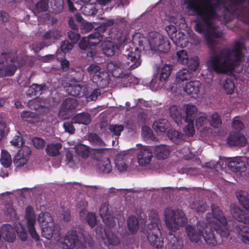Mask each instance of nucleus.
I'll use <instances>...</instances> for the list:
<instances>
[{
	"label": "nucleus",
	"mask_w": 249,
	"mask_h": 249,
	"mask_svg": "<svg viewBox=\"0 0 249 249\" xmlns=\"http://www.w3.org/2000/svg\"><path fill=\"white\" fill-rule=\"evenodd\" d=\"M246 51L243 43L235 41L231 49H222L218 53L213 51L206 62L207 67L210 71L217 73L231 72L243 60Z\"/></svg>",
	"instance_id": "obj_1"
},
{
	"label": "nucleus",
	"mask_w": 249,
	"mask_h": 249,
	"mask_svg": "<svg viewBox=\"0 0 249 249\" xmlns=\"http://www.w3.org/2000/svg\"><path fill=\"white\" fill-rule=\"evenodd\" d=\"M205 7L202 9L199 8V0H184V4L187 8L195 13L198 20L195 22L194 29L199 34H203L206 29L207 31L214 28L213 19L218 17L216 8L217 3L212 4L210 0H203Z\"/></svg>",
	"instance_id": "obj_2"
},
{
	"label": "nucleus",
	"mask_w": 249,
	"mask_h": 249,
	"mask_svg": "<svg viewBox=\"0 0 249 249\" xmlns=\"http://www.w3.org/2000/svg\"><path fill=\"white\" fill-rule=\"evenodd\" d=\"M132 43L138 45L141 50L151 51L157 53L160 57L167 54L170 50V43L166 37L157 32L149 33L146 37L139 33L132 36Z\"/></svg>",
	"instance_id": "obj_3"
},
{
	"label": "nucleus",
	"mask_w": 249,
	"mask_h": 249,
	"mask_svg": "<svg viewBox=\"0 0 249 249\" xmlns=\"http://www.w3.org/2000/svg\"><path fill=\"white\" fill-rule=\"evenodd\" d=\"M92 240L88 232L82 229L68 231L61 242L63 249H73L76 248L83 249L87 245L91 246Z\"/></svg>",
	"instance_id": "obj_4"
},
{
	"label": "nucleus",
	"mask_w": 249,
	"mask_h": 249,
	"mask_svg": "<svg viewBox=\"0 0 249 249\" xmlns=\"http://www.w3.org/2000/svg\"><path fill=\"white\" fill-rule=\"evenodd\" d=\"M213 220H211V214L207 213L206 219L207 224L213 227V229L222 237H228L230 232L227 219L224 216L222 211L219 207L214 204L211 205Z\"/></svg>",
	"instance_id": "obj_5"
},
{
	"label": "nucleus",
	"mask_w": 249,
	"mask_h": 249,
	"mask_svg": "<svg viewBox=\"0 0 249 249\" xmlns=\"http://www.w3.org/2000/svg\"><path fill=\"white\" fill-rule=\"evenodd\" d=\"M164 215L166 227L172 232L178 230L179 227L183 226L187 222L184 213L180 210L174 211L167 208L164 210Z\"/></svg>",
	"instance_id": "obj_6"
},
{
	"label": "nucleus",
	"mask_w": 249,
	"mask_h": 249,
	"mask_svg": "<svg viewBox=\"0 0 249 249\" xmlns=\"http://www.w3.org/2000/svg\"><path fill=\"white\" fill-rule=\"evenodd\" d=\"M236 197L240 204L247 211L239 208L232 210L231 213L233 217L239 222L244 224H249V194L243 191L236 193Z\"/></svg>",
	"instance_id": "obj_7"
},
{
	"label": "nucleus",
	"mask_w": 249,
	"mask_h": 249,
	"mask_svg": "<svg viewBox=\"0 0 249 249\" xmlns=\"http://www.w3.org/2000/svg\"><path fill=\"white\" fill-rule=\"evenodd\" d=\"M38 221L41 224L42 236L47 239H51L53 234L54 224L50 213H40L38 217Z\"/></svg>",
	"instance_id": "obj_8"
},
{
	"label": "nucleus",
	"mask_w": 249,
	"mask_h": 249,
	"mask_svg": "<svg viewBox=\"0 0 249 249\" xmlns=\"http://www.w3.org/2000/svg\"><path fill=\"white\" fill-rule=\"evenodd\" d=\"M1 55L5 58V62L1 77L13 76L17 70V67L14 64L17 60L16 52L2 53Z\"/></svg>",
	"instance_id": "obj_9"
},
{
	"label": "nucleus",
	"mask_w": 249,
	"mask_h": 249,
	"mask_svg": "<svg viewBox=\"0 0 249 249\" xmlns=\"http://www.w3.org/2000/svg\"><path fill=\"white\" fill-rule=\"evenodd\" d=\"M132 44L135 47V51H133V48H131L132 51H130L126 56L127 58L126 62H123L127 67L126 69L130 70L138 68L142 63V60L141 59V51L142 50L138 45L136 46L133 43Z\"/></svg>",
	"instance_id": "obj_10"
},
{
	"label": "nucleus",
	"mask_w": 249,
	"mask_h": 249,
	"mask_svg": "<svg viewBox=\"0 0 249 249\" xmlns=\"http://www.w3.org/2000/svg\"><path fill=\"white\" fill-rule=\"evenodd\" d=\"M196 226L198 232H196L195 228L191 225H188L186 227L187 236L192 242L195 243H198L203 237L206 223L203 221H199Z\"/></svg>",
	"instance_id": "obj_11"
},
{
	"label": "nucleus",
	"mask_w": 249,
	"mask_h": 249,
	"mask_svg": "<svg viewBox=\"0 0 249 249\" xmlns=\"http://www.w3.org/2000/svg\"><path fill=\"white\" fill-rule=\"evenodd\" d=\"M127 67L123 63L117 61H110L107 63V68L108 71L111 72L114 77L119 78H127L130 75V72H124L123 70L126 69Z\"/></svg>",
	"instance_id": "obj_12"
},
{
	"label": "nucleus",
	"mask_w": 249,
	"mask_h": 249,
	"mask_svg": "<svg viewBox=\"0 0 249 249\" xmlns=\"http://www.w3.org/2000/svg\"><path fill=\"white\" fill-rule=\"evenodd\" d=\"M128 39L126 36L121 37L118 42L115 43L111 41H105L103 45V51L107 56H112L115 54L116 49H120L127 42Z\"/></svg>",
	"instance_id": "obj_13"
},
{
	"label": "nucleus",
	"mask_w": 249,
	"mask_h": 249,
	"mask_svg": "<svg viewBox=\"0 0 249 249\" xmlns=\"http://www.w3.org/2000/svg\"><path fill=\"white\" fill-rule=\"evenodd\" d=\"M26 217L29 234L32 238L36 241H38L39 240V236L36 232L35 228V224L36 222L35 211L31 206H28L26 208Z\"/></svg>",
	"instance_id": "obj_14"
},
{
	"label": "nucleus",
	"mask_w": 249,
	"mask_h": 249,
	"mask_svg": "<svg viewBox=\"0 0 249 249\" xmlns=\"http://www.w3.org/2000/svg\"><path fill=\"white\" fill-rule=\"evenodd\" d=\"M147 233V239L151 246L158 249L163 246V239L161 237L160 228H149Z\"/></svg>",
	"instance_id": "obj_15"
},
{
	"label": "nucleus",
	"mask_w": 249,
	"mask_h": 249,
	"mask_svg": "<svg viewBox=\"0 0 249 249\" xmlns=\"http://www.w3.org/2000/svg\"><path fill=\"white\" fill-rule=\"evenodd\" d=\"M99 213L103 222L107 227H114L116 225L115 217L113 213L109 210V205L103 203L101 205Z\"/></svg>",
	"instance_id": "obj_16"
},
{
	"label": "nucleus",
	"mask_w": 249,
	"mask_h": 249,
	"mask_svg": "<svg viewBox=\"0 0 249 249\" xmlns=\"http://www.w3.org/2000/svg\"><path fill=\"white\" fill-rule=\"evenodd\" d=\"M153 157L152 150L147 146H141L137 155L138 161L140 165L146 166L149 164Z\"/></svg>",
	"instance_id": "obj_17"
},
{
	"label": "nucleus",
	"mask_w": 249,
	"mask_h": 249,
	"mask_svg": "<svg viewBox=\"0 0 249 249\" xmlns=\"http://www.w3.org/2000/svg\"><path fill=\"white\" fill-rule=\"evenodd\" d=\"M247 141V139L241 132H231L227 138V143L230 146H243Z\"/></svg>",
	"instance_id": "obj_18"
},
{
	"label": "nucleus",
	"mask_w": 249,
	"mask_h": 249,
	"mask_svg": "<svg viewBox=\"0 0 249 249\" xmlns=\"http://www.w3.org/2000/svg\"><path fill=\"white\" fill-rule=\"evenodd\" d=\"M101 68L97 64H92L87 68V71L92 77L93 82L98 83L104 80V73L101 71Z\"/></svg>",
	"instance_id": "obj_19"
},
{
	"label": "nucleus",
	"mask_w": 249,
	"mask_h": 249,
	"mask_svg": "<svg viewBox=\"0 0 249 249\" xmlns=\"http://www.w3.org/2000/svg\"><path fill=\"white\" fill-rule=\"evenodd\" d=\"M212 229H213V227H211L210 224L206 223L203 237L208 245L215 246L217 244V240Z\"/></svg>",
	"instance_id": "obj_20"
},
{
	"label": "nucleus",
	"mask_w": 249,
	"mask_h": 249,
	"mask_svg": "<svg viewBox=\"0 0 249 249\" xmlns=\"http://www.w3.org/2000/svg\"><path fill=\"white\" fill-rule=\"evenodd\" d=\"M78 46L81 50L84 51V53L86 54L87 57L94 58L96 55V49L90 46L88 38H83L80 41Z\"/></svg>",
	"instance_id": "obj_21"
},
{
	"label": "nucleus",
	"mask_w": 249,
	"mask_h": 249,
	"mask_svg": "<svg viewBox=\"0 0 249 249\" xmlns=\"http://www.w3.org/2000/svg\"><path fill=\"white\" fill-rule=\"evenodd\" d=\"M183 110L185 115L183 117L185 121H194L197 113V109L196 106L188 104L183 106Z\"/></svg>",
	"instance_id": "obj_22"
},
{
	"label": "nucleus",
	"mask_w": 249,
	"mask_h": 249,
	"mask_svg": "<svg viewBox=\"0 0 249 249\" xmlns=\"http://www.w3.org/2000/svg\"><path fill=\"white\" fill-rule=\"evenodd\" d=\"M62 32L59 27H54L45 32L42 36V38L44 40H58L62 36Z\"/></svg>",
	"instance_id": "obj_23"
},
{
	"label": "nucleus",
	"mask_w": 249,
	"mask_h": 249,
	"mask_svg": "<svg viewBox=\"0 0 249 249\" xmlns=\"http://www.w3.org/2000/svg\"><path fill=\"white\" fill-rule=\"evenodd\" d=\"M228 166L231 171L236 173L244 171L246 168L245 163L238 158L229 161Z\"/></svg>",
	"instance_id": "obj_24"
},
{
	"label": "nucleus",
	"mask_w": 249,
	"mask_h": 249,
	"mask_svg": "<svg viewBox=\"0 0 249 249\" xmlns=\"http://www.w3.org/2000/svg\"><path fill=\"white\" fill-rule=\"evenodd\" d=\"M1 232L4 239L8 242L13 243L16 239L14 229L10 224H4L1 228Z\"/></svg>",
	"instance_id": "obj_25"
},
{
	"label": "nucleus",
	"mask_w": 249,
	"mask_h": 249,
	"mask_svg": "<svg viewBox=\"0 0 249 249\" xmlns=\"http://www.w3.org/2000/svg\"><path fill=\"white\" fill-rule=\"evenodd\" d=\"M86 86L80 85V84H70L67 91L68 93L72 96L82 97H84V92L85 90Z\"/></svg>",
	"instance_id": "obj_26"
},
{
	"label": "nucleus",
	"mask_w": 249,
	"mask_h": 249,
	"mask_svg": "<svg viewBox=\"0 0 249 249\" xmlns=\"http://www.w3.org/2000/svg\"><path fill=\"white\" fill-rule=\"evenodd\" d=\"M201 86V83L199 81H191L186 84L184 90L188 94L193 96L197 95Z\"/></svg>",
	"instance_id": "obj_27"
},
{
	"label": "nucleus",
	"mask_w": 249,
	"mask_h": 249,
	"mask_svg": "<svg viewBox=\"0 0 249 249\" xmlns=\"http://www.w3.org/2000/svg\"><path fill=\"white\" fill-rule=\"evenodd\" d=\"M102 30V27H99L96 29V32L88 36V39L91 47L96 49V46L98 45L103 39V35L99 33Z\"/></svg>",
	"instance_id": "obj_28"
},
{
	"label": "nucleus",
	"mask_w": 249,
	"mask_h": 249,
	"mask_svg": "<svg viewBox=\"0 0 249 249\" xmlns=\"http://www.w3.org/2000/svg\"><path fill=\"white\" fill-rule=\"evenodd\" d=\"M113 227H107L104 229L106 238L109 245L112 246L118 245L120 243L119 238L112 231Z\"/></svg>",
	"instance_id": "obj_29"
},
{
	"label": "nucleus",
	"mask_w": 249,
	"mask_h": 249,
	"mask_svg": "<svg viewBox=\"0 0 249 249\" xmlns=\"http://www.w3.org/2000/svg\"><path fill=\"white\" fill-rule=\"evenodd\" d=\"M72 121L74 124L88 125L91 121L90 115L86 112L77 113L72 118Z\"/></svg>",
	"instance_id": "obj_30"
},
{
	"label": "nucleus",
	"mask_w": 249,
	"mask_h": 249,
	"mask_svg": "<svg viewBox=\"0 0 249 249\" xmlns=\"http://www.w3.org/2000/svg\"><path fill=\"white\" fill-rule=\"evenodd\" d=\"M171 117L174 120L178 125L181 123L183 116L181 113V108L177 105H172L169 108Z\"/></svg>",
	"instance_id": "obj_31"
},
{
	"label": "nucleus",
	"mask_w": 249,
	"mask_h": 249,
	"mask_svg": "<svg viewBox=\"0 0 249 249\" xmlns=\"http://www.w3.org/2000/svg\"><path fill=\"white\" fill-rule=\"evenodd\" d=\"M170 124L166 119H159L154 122L152 127L157 132L164 133L169 128Z\"/></svg>",
	"instance_id": "obj_32"
},
{
	"label": "nucleus",
	"mask_w": 249,
	"mask_h": 249,
	"mask_svg": "<svg viewBox=\"0 0 249 249\" xmlns=\"http://www.w3.org/2000/svg\"><path fill=\"white\" fill-rule=\"evenodd\" d=\"M154 153L158 159L164 160L166 159L169 155L170 151L167 146L160 145L155 147Z\"/></svg>",
	"instance_id": "obj_33"
},
{
	"label": "nucleus",
	"mask_w": 249,
	"mask_h": 249,
	"mask_svg": "<svg viewBox=\"0 0 249 249\" xmlns=\"http://www.w3.org/2000/svg\"><path fill=\"white\" fill-rule=\"evenodd\" d=\"M99 172L105 174H108L112 170V166L110 160L105 158L99 161L97 164Z\"/></svg>",
	"instance_id": "obj_34"
},
{
	"label": "nucleus",
	"mask_w": 249,
	"mask_h": 249,
	"mask_svg": "<svg viewBox=\"0 0 249 249\" xmlns=\"http://www.w3.org/2000/svg\"><path fill=\"white\" fill-rule=\"evenodd\" d=\"M150 223L148 225L147 229L149 228H160V221L159 218L158 212L154 210L150 211L149 214Z\"/></svg>",
	"instance_id": "obj_35"
},
{
	"label": "nucleus",
	"mask_w": 249,
	"mask_h": 249,
	"mask_svg": "<svg viewBox=\"0 0 249 249\" xmlns=\"http://www.w3.org/2000/svg\"><path fill=\"white\" fill-rule=\"evenodd\" d=\"M84 93V97L86 98L88 102L96 101L99 96L101 94V90L100 89H95L92 90L86 86Z\"/></svg>",
	"instance_id": "obj_36"
},
{
	"label": "nucleus",
	"mask_w": 249,
	"mask_h": 249,
	"mask_svg": "<svg viewBox=\"0 0 249 249\" xmlns=\"http://www.w3.org/2000/svg\"><path fill=\"white\" fill-rule=\"evenodd\" d=\"M236 231L243 242L249 245V227L242 225H238Z\"/></svg>",
	"instance_id": "obj_37"
},
{
	"label": "nucleus",
	"mask_w": 249,
	"mask_h": 249,
	"mask_svg": "<svg viewBox=\"0 0 249 249\" xmlns=\"http://www.w3.org/2000/svg\"><path fill=\"white\" fill-rule=\"evenodd\" d=\"M167 245L170 249H182L183 241L172 234H169L168 237Z\"/></svg>",
	"instance_id": "obj_38"
},
{
	"label": "nucleus",
	"mask_w": 249,
	"mask_h": 249,
	"mask_svg": "<svg viewBox=\"0 0 249 249\" xmlns=\"http://www.w3.org/2000/svg\"><path fill=\"white\" fill-rule=\"evenodd\" d=\"M171 38L176 46L181 48L185 47L188 43L187 38L185 35L180 32H177L173 37Z\"/></svg>",
	"instance_id": "obj_39"
},
{
	"label": "nucleus",
	"mask_w": 249,
	"mask_h": 249,
	"mask_svg": "<svg viewBox=\"0 0 249 249\" xmlns=\"http://www.w3.org/2000/svg\"><path fill=\"white\" fill-rule=\"evenodd\" d=\"M20 117L23 121L31 124L37 122L38 119L37 114L30 111H23L20 113Z\"/></svg>",
	"instance_id": "obj_40"
},
{
	"label": "nucleus",
	"mask_w": 249,
	"mask_h": 249,
	"mask_svg": "<svg viewBox=\"0 0 249 249\" xmlns=\"http://www.w3.org/2000/svg\"><path fill=\"white\" fill-rule=\"evenodd\" d=\"M62 148L60 143H51L47 145L46 152L48 155L54 157L60 154V149Z\"/></svg>",
	"instance_id": "obj_41"
},
{
	"label": "nucleus",
	"mask_w": 249,
	"mask_h": 249,
	"mask_svg": "<svg viewBox=\"0 0 249 249\" xmlns=\"http://www.w3.org/2000/svg\"><path fill=\"white\" fill-rule=\"evenodd\" d=\"M192 77V73L187 69H182L176 74V80L178 83L188 81Z\"/></svg>",
	"instance_id": "obj_42"
},
{
	"label": "nucleus",
	"mask_w": 249,
	"mask_h": 249,
	"mask_svg": "<svg viewBox=\"0 0 249 249\" xmlns=\"http://www.w3.org/2000/svg\"><path fill=\"white\" fill-rule=\"evenodd\" d=\"M127 227L129 231L132 233H135L139 229V221L137 218L134 215H130L127 220Z\"/></svg>",
	"instance_id": "obj_43"
},
{
	"label": "nucleus",
	"mask_w": 249,
	"mask_h": 249,
	"mask_svg": "<svg viewBox=\"0 0 249 249\" xmlns=\"http://www.w3.org/2000/svg\"><path fill=\"white\" fill-rule=\"evenodd\" d=\"M172 70V65L165 64L160 70L159 80L161 82L166 81L171 74Z\"/></svg>",
	"instance_id": "obj_44"
},
{
	"label": "nucleus",
	"mask_w": 249,
	"mask_h": 249,
	"mask_svg": "<svg viewBox=\"0 0 249 249\" xmlns=\"http://www.w3.org/2000/svg\"><path fill=\"white\" fill-rule=\"evenodd\" d=\"M167 136L171 141L177 144L182 141V135L181 133L175 129H169L167 132Z\"/></svg>",
	"instance_id": "obj_45"
},
{
	"label": "nucleus",
	"mask_w": 249,
	"mask_h": 249,
	"mask_svg": "<svg viewBox=\"0 0 249 249\" xmlns=\"http://www.w3.org/2000/svg\"><path fill=\"white\" fill-rule=\"evenodd\" d=\"M48 1L53 14H58L62 11L63 0H48Z\"/></svg>",
	"instance_id": "obj_46"
},
{
	"label": "nucleus",
	"mask_w": 249,
	"mask_h": 249,
	"mask_svg": "<svg viewBox=\"0 0 249 249\" xmlns=\"http://www.w3.org/2000/svg\"><path fill=\"white\" fill-rule=\"evenodd\" d=\"M187 61L188 62L185 65H186L190 71H194L197 70L200 63L198 56H194L192 57L191 58H189Z\"/></svg>",
	"instance_id": "obj_47"
},
{
	"label": "nucleus",
	"mask_w": 249,
	"mask_h": 249,
	"mask_svg": "<svg viewBox=\"0 0 249 249\" xmlns=\"http://www.w3.org/2000/svg\"><path fill=\"white\" fill-rule=\"evenodd\" d=\"M0 162L1 164L6 168L10 167L12 164L11 155L6 150L1 151Z\"/></svg>",
	"instance_id": "obj_48"
},
{
	"label": "nucleus",
	"mask_w": 249,
	"mask_h": 249,
	"mask_svg": "<svg viewBox=\"0 0 249 249\" xmlns=\"http://www.w3.org/2000/svg\"><path fill=\"white\" fill-rule=\"evenodd\" d=\"M62 106L68 108L71 111L74 110L78 105L77 100L74 98H67L64 100L62 104Z\"/></svg>",
	"instance_id": "obj_49"
},
{
	"label": "nucleus",
	"mask_w": 249,
	"mask_h": 249,
	"mask_svg": "<svg viewBox=\"0 0 249 249\" xmlns=\"http://www.w3.org/2000/svg\"><path fill=\"white\" fill-rule=\"evenodd\" d=\"M239 18L240 20L249 25V9L247 7H242L239 10Z\"/></svg>",
	"instance_id": "obj_50"
},
{
	"label": "nucleus",
	"mask_w": 249,
	"mask_h": 249,
	"mask_svg": "<svg viewBox=\"0 0 249 249\" xmlns=\"http://www.w3.org/2000/svg\"><path fill=\"white\" fill-rule=\"evenodd\" d=\"M223 88L228 94H231L234 90L235 84L233 80L227 78L224 82Z\"/></svg>",
	"instance_id": "obj_51"
},
{
	"label": "nucleus",
	"mask_w": 249,
	"mask_h": 249,
	"mask_svg": "<svg viewBox=\"0 0 249 249\" xmlns=\"http://www.w3.org/2000/svg\"><path fill=\"white\" fill-rule=\"evenodd\" d=\"M177 61L178 63L185 65L189 59L188 55L187 52L184 50L178 51L177 53Z\"/></svg>",
	"instance_id": "obj_52"
},
{
	"label": "nucleus",
	"mask_w": 249,
	"mask_h": 249,
	"mask_svg": "<svg viewBox=\"0 0 249 249\" xmlns=\"http://www.w3.org/2000/svg\"><path fill=\"white\" fill-rule=\"evenodd\" d=\"M27 162V159L21 154L20 151L15 156L14 163L16 167H19L24 166Z\"/></svg>",
	"instance_id": "obj_53"
},
{
	"label": "nucleus",
	"mask_w": 249,
	"mask_h": 249,
	"mask_svg": "<svg viewBox=\"0 0 249 249\" xmlns=\"http://www.w3.org/2000/svg\"><path fill=\"white\" fill-rule=\"evenodd\" d=\"M108 129L113 135L119 136L124 129V126L122 124H110Z\"/></svg>",
	"instance_id": "obj_54"
},
{
	"label": "nucleus",
	"mask_w": 249,
	"mask_h": 249,
	"mask_svg": "<svg viewBox=\"0 0 249 249\" xmlns=\"http://www.w3.org/2000/svg\"><path fill=\"white\" fill-rule=\"evenodd\" d=\"M75 151L77 155L83 158H86L89 156V150L84 145L81 144L76 147Z\"/></svg>",
	"instance_id": "obj_55"
},
{
	"label": "nucleus",
	"mask_w": 249,
	"mask_h": 249,
	"mask_svg": "<svg viewBox=\"0 0 249 249\" xmlns=\"http://www.w3.org/2000/svg\"><path fill=\"white\" fill-rule=\"evenodd\" d=\"M48 7L49 4L46 0H40L36 5V10L39 13L47 11Z\"/></svg>",
	"instance_id": "obj_56"
},
{
	"label": "nucleus",
	"mask_w": 249,
	"mask_h": 249,
	"mask_svg": "<svg viewBox=\"0 0 249 249\" xmlns=\"http://www.w3.org/2000/svg\"><path fill=\"white\" fill-rule=\"evenodd\" d=\"M185 122L187 123V124L184 128L183 131L187 136H193L195 132L194 121Z\"/></svg>",
	"instance_id": "obj_57"
},
{
	"label": "nucleus",
	"mask_w": 249,
	"mask_h": 249,
	"mask_svg": "<svg viewBox=\"0 0 249 249\" xmlns=\"http://www.w3.org/2000/svg\"><path fill=\"white\" fill-rule=\"evenodd\" d=\"M142 135L145 139H152L154 134L152 130L148 126L144 125L142 127Z\"/></svg>",
	"instance_id": "obj_58"
},
{
	"label": "nucleus",
	"mask_w": 249,
	"mask_h": 249,
	"mask_svg": "<svg viewBox=\"0 0 249 249\" xmlns=\"http://www.w3.org/2000/svg\"><path fill=\"white\" fill-rule=\"evenodd\" d=\"M238 118V116L234 118L231 124V126L233 129L237 131V132H240L244 128V124Z\"/></svg>",
	"instance_id": "obj_59"
},
{
	"label": "nucleus",
	"mask_w": 249,
	"mask_h": 249,
	"mask_svg": "<svg viewBox=\"0 0 249 249\" xmlns=\"http://www.w3.org/2000/svg\"><path fill=\"white\" fill-rule=\"evenodd\" d=\"M71 111L70 109L61 105L58 112V117L61 120L69 119L70 116V113Z\"/></svg>",
	"instance_id": "obj_60"
},
{
	"label": "nucleus",
	"mask_w": 249,
	"mask_h": 249,
	"mask_svg": "<svg viewBox=\"0 0 249 249\" xmlns=\"http://www.w3.org/2000/svg\"><path fill=\"white\" fill-rule=\"evenodd\" d=\"M221 123L220 117L218 113H214L212 115L210 124L213 127L217 128L221 124Z\"/></svg>",
	"instance_id": "obj_61"
},
{
	"label": "nucleus",
	"mask_w": 249,
	"mask_h": 249,
	"mask_svg": "<svg viewBox=\"0 0 249 249\" xmlns=\"http://www.w3.org/2000/svg\"><path fill=\"white\" fill-rule=\"evenodd\" d=\"M74 123L72 120L71 122H65L63 124L65 131L70 134H73L75 132V128L73 125Z\"/></svg>",
	"instance_id": "obj_62"
},
{
	"label": "nucleus",
	"mask_w": 249,
	"mask_h": 249,
	"mask_svg": "<svg viewBox=\"0 0 249 249\" xmlns=\"http://www.w3.org/2000/svg\"><path fill=\"white\" fill-rule=\"evenodd\" d=\"M83 13L87 16H93L97 13V10L93 5L89 4L83 8Z\"/></svg>",
	"instance_id": "obj_63"
},
{
	"label": "nucleus",
	"mask_w": 249,
	"mask_h": 249,
	"mask_svg": "<svg viewBox=\"0 0 249 249\" xmlns=\"http://www.w3.org/2000/svg\"><path fill=\"white\" fill-rule=\"evenodd\" d=\"M73 44L70 43L68 40H65L61 42V49L65 53H69L73 48Z\"/></svg>",
	"instance_id": "obj_64"
}]
</instances>
